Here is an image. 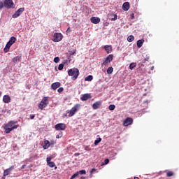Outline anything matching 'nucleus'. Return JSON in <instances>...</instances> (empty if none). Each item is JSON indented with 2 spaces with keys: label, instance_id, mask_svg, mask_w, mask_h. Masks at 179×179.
Wrapping results in <instances>:
<instances>
[{
  "label": "nucleus",
  "instance_id": "obj_3",
  "mask_svg": "<svg viewBox=\"0 0 179 179\" xmlns=\"http://www.w3.org/2000/svg\"><path fill=\"white\" fill-rule=\"evenodd\" d=\"M80 109V104H76L71 110H66V114H69L68 117H73L74 114H76V113H78V111H79Z\"/></svg>",
  "mask_w": 179,
  "mask_h": 179
},
{
  "label": "nucleus",
  "instance_id": "obj_52",
  "mask_svg": "<svg viewBox=\"0 0 179 179\" xmlns=\"http://www.w3.org/2000/svg\"><path fill=\"white\" fill-rule=\"evenodd\" d=\"M64 117H66V115H64Z\"/></svg>",
  "mask_w": 179,
  "mask_h": 179
},
{
  "label": "nucleus",
  "instance_id": "obj_8",
  "mask_svg": "<svg viewBox=\"0 0 179 179\" xmlns=\"http://www.w3.org/2000/svg\"><path fill=\"white\" fill-rule=\"evenodd\" d=\"M24 12V8H19L13 15V19H16V17H19L20 15H22Z\"/></svg>",
  "mask_w": 179,
  "mask_h": 179
},
{
  "label": "nucleus",
  "instance_id": "obj_29",
  "mask_svg": "<svg viewBox=\"0 0 179 179\" xmlns=\"http://www.w3.org/2000/svg\"><path fill=\"white\" fill-rule=\"evenodd\" d=\"M108 108L110 111H114L115 110V105L111 104L108 106Z\"/></svg>",
  "mask_w": 179,
  "mask_h": 179
},
{
  "label": "nucleus",
  "instance_id": "obj_43",
  "mask_svg": "<svg viewBox=\"0 0 179 179\" xmlns=\"http://www.w3.org/2000/svg\"><path fill=\"white\" fill-rule=\"evenodd\" d=\"M29 117H30L31 120H34L35 115H30Z\"/></svg>",
  "mask_w": 179,
  "mask_h": 179
},
{
  "label": "nucleus",
  "instance_id": "obj_25",
  "mask_svg": "<svg viewBox=\"0 0 179 179\" xmlns=\"http://www.w3.org/2000/svg\"><path fill=\"white\" fill-rule=\"evenodd\" d=\"M85 82H92L93 80V76L90 75L85 78Z\"/></svg>",
  "mask_w": 179,
  "mask_h": 179
},
{
  "label": "nucleus",
  "instance_id": "obj_1",
  "mask_svg": "<svg viewBox=\"0 0 179 179\" xmlns=\"http://www.w3.org/2000/svg\"><path fill=\"white\" fill-rule=\"evenodd\" d=\"M17 124V121L10 120L7 124H4L5 134H10L12 131L17 129L19 124Z\"/></svg>",
  "mask_w": 179,
  "mask_h": 179
},
{
  "label": "nucleus",
  "instance_id": "obj_40",
  "mask_svg": "<svg viewBox=\"0 0 179 179\" xmlns=\"http://www.w3.org/2000/svg\"><path fill=\"white\" fill-rule=\"evenodd\" d=\"M149 59H150V57H147L145 59H144L143 60V64H145V62H146V61H149Z\"/></svg>",
  "mask_w": 179,
  "mask_h": 179
},
{
  "label": "nucleus",
  "instance_id": "obj_32",
  "mask_svg": "<svg viewBox=\"0 0 179 179\" xmlns=\"http://www.w3.org/2000/svg\"><path fill=\"white\" fill-rule=\"evenodd\" d=\"M78 176H79V172H77L76 173H74L70 179H74V178H76V177H78Z\"/></svg>",
  "mask_w": 179,
  "mask_h": 179
},
{
  "label": "nucleus",
  "instance_id": "obj_47",
  "mask_svg": "<svg viewBox=\"0 0 179 179\" xmlns=\"http://www.w3.org/2000/svg\"><path fill=\"white\" fill-rule=\"evenodd\" d=\"M25 168H26V165H22V166H21L22 170H23V169H25Z\"/></svg>",
  "mask_w": 179,
  "mask_h": 179
},
{
  "label": "nucleus",
  "instance_id": "obj_53",
  "mask_svg": "<svg viewBox=\"0 0 179 179\" xmlns=\"http://www.w3.org/2000/svg\"><path fill=\"white\" fill-rule=\"evenodd\" d=\"M64 117H66V115H64Z\"/></svg>",
  "mask_w": 179,
  "mask_h": 179
},
{
  "label": "nucleus",
  "instance_id": "obj_17",
  "mask_svg": "<svg viewBox=\"0 0 179 179\" xmlns=\"http://www.w3.org/2000/svg\"><path fill=\"white\" fill-rule=\"evenodd\" d=\"M90 21L92 23H94V24H97L98 23H100V18L97 17H92L90 18Z\"/></svg>",
  "mask_w": 179,
  "mask_h": 179
},
{
  "label": "nucleus",
  "instance_id": "obj_10",
  "mask_svg": "<svg viewBox=\"0 0 179 179\" xmlns=\"http://www.w3.org/2000/svg\"><path fill=\"white\" fill-rule=\"evenodd\" d=\"M134 119H132L131 117H127L124 120L123 124L124 127H128V125H132Z\"/></svg>",
  "mask_w": 179,
  "mask_h": 179
},
{
  "label": "nucleus",
  "instance_id": "obj_38",
  "mask_svg": "<svg viewBox=\"0 0 179 179\" xmlns=\"http://www.w3.org/2000/svg\"><path fill=\"white\" fill-rule=\"evenodd\" d=\"M58 93H62V92H64V87H59L57 90Z\"/></svg>",
  "mask_w": 179,
  "mask_h": 179
},
{
  "label": "nucleus",
  "instance_id": "obj_37",
  "mask_svg": "<svg viewBox=\"0 0 179 179\" xmlns=\"http://www.w3.org/2000/svg\"><path fill=\"white\" fill-rule=\"evenodd\" d=\"M3 6H5L4 3L0 1V10H1L3 8Z\"/></svg>",
  "mask_w": 179,
  "mask_h": 179
},
{
  "label": "nucleus",
  "instance_id": "obj_7",
  "mask_svg": "<svg viewBox=\"0 0 179 179\" xmlns=\"http://www.w3.org/2000/svg\"><path fill=\"white\" fill-rule=\"evenodd\" d=\"M62 37H63L62 34L55 33L53 36L52 41H54V43H59V41H61V40H62Z\"/></svg>",
  "mask_w": 179,
  "mask_h": 179
},
{
  "label": "nucleus",
  "instance_id": "obj_35",
  "mask_svg": "<svg viewBox=\"0 0 179 179\" xmlns=\"http://www.w3.org/2000/svg\"><path fill=\"white\" fill-rule=\"evenodd\" d=\"M57 139H59V138H62V132L60 131L57 136H56Z\"/></svg>",
  "mask_w": 179,
  "mask_h": 179
},
{
  "label": "nucleus",
  "instance_id": "obj_20",
  "mask_svg": "<svg viewBox=\"0 0 179 179\" xmlns=\"http://www.w3.org/2000/svg\"><path fill=\"white\" fill-rule=\"evenodd\" d=\"M10 47H12V45L8 42L3 49L4 52H9V50H10Z\"/></svg>",
  "mask_w": 179,
  "mask_h": 179
},
{
  "label": "nucleus",
  "instance_id": "obj_26",
  "mask_svg": "<svg viewBox=\"0 0 179 179\" xmlns=\"http://www.w3.org/2000/svg\"><path fill=\"white\" fill-rule=\"evenodd\" d=\"M106 72H107L108 75H111V73H113V72H114V68H113L112 66L108 67Z\"/></svg>",
  "mask_w": 179,
  "mask_h": 179
},
{
  "label": "nucleus",
  "instance_id": "obj_11",
  "mask_svg": "<svg viewBox=\"0 0 179 179\" xmlns=\"http://www.w3.org/2000/svg\"><path fill=\"white\" fill-rule=\"evenodd\" d=\"M15 169V166H11L10 168L4 170L3 171V177H6V176H9L12 170Z\"/></svg>",
  "mask_w": 179,
  "mask_h": 179
},
{
  "label": "nucleus",
  "instance_id": "obj_6",
  "mask_svg": "<svg viewBox=\"0 0 179 179\" xmlns=\"http://www.w3.org/2000/svg\"><path fill=\"white\" fill-rule=\"evenodd\" d=\"M114 59V55H109L106 59H104L103 62L101 64V66H107L111 61Z\"/></svg>",
  "mask_w": 179,
  "mask_h": 179
},
{
  "label": "nucleus",
  "instance_id": "obj_54",
  "mask_svg": "<svg viewBox=\"0 0 179 179\" xmlns=\"http://www.w3.org/2000/svg\"><path fill=\"white\" fill-rule=\"evenodd\" d=\"M55 170H56V169H57V166H55Z\"/></svg>",
  "mask_w": 179,
  "mask_h": 179
},
{
  "label": "nucleus",
  "instance_id": "obj_28",
  "mask_svg": "<svg viewBox=\"0 0 179 179\" xmlns=\"http://www.w3.org/2000/svg\"><path fill=\"white\" fill-rule=\"evenodd\" d=\"M129 69H131V71H132V69H134V68H136V63H135V62L131 63L129 64Z\"/></svg>",
  "mask_w": 179,
  "mask_h": 179
},
{
  "label": "nucleus",
  "instance_id": "obj_34",
  "mask_svg": "<svg viewBox=\"0 0 179 179\" xmlns=\"http://www.w3.org/2000/svg\"><path fill=\"white\" fill-rule=\"evenodd\" d=\"M54 62H55V64H58V62H59V57H55Z\"/></svg>",
  "mask_w": 179,
  "mask_h": 179
},
{
  "label": "nucleus",
  "instance_id": "obj_41",
  "mask_svg": "<svg viewBox=\"0 0 179 179\" xmlns=\"http://www.w3.org/2000/svg\"><path fill=\"white\" fill-rule=\"evenodd\" d=\"M80 174H86V171L85 170H81L78 172Z\"/></svg>",
  "mask_w": 179,
  "mask_h": 179
},
{
  "label": "nucleus",
  "instance_id": "obj_30",
  "mask_svg": "<svg viewBox=\"0 0 179 179\" xmlns=\"http://www.w3.org/2000/svg\"><path fill=\"white\" fill-rule=\"evenodd\" d=\"M99 142H101V138H97L96 140L94 141L95 146H97L99 145Z\"/></svg>",
  "mask_w": 179,
  "mask_h": 179
},
{
  "label": "nucleus",
  "instance_id": "obj_42",
  "mask_svg": "<svg viewBox=\"0 0 179 179\" xmlns=\"http://www.w3.org/2000/svg\"><path fill=\"white\" fill-rule=\"evenodd\" d=\"M113 16L114 17L111 18V20H117V15H114Z\"/></svg>",
  "mask_w": 179,
  "mask_h": 179
},
{
  "label": "nucleus",
  "instance_id": "obj_19",
  "mask_svg": "<svg viewBox=\"0 0 179 179\" xmlns=\"http://www.w3.org/2000/svg\"><path fill=\"white\" fill-rule=\"evenodd\" d=\"M3 101L6 103H10V96L9 95H4L3 97Z\"/></svg>",
  "mask_w": 179,
  "mask_h": 179
},
{
  "label": "nucleus",
  "instance_id": "obj_44",
  "mask_svg": "<svg viewBox=\"0 0 179 179\" xmlns=\"http://www.w3.org/2000/svg\"><path fill=\"white\" fill-rule=\"evenodd\" d=\"M74 156H76V157L80 156V153H79V152L75 153Z\"/></svg>",
  "mask_w": 179,
  "mask_h": 179
},
{
  "label": "nucleus",
  "instance_id": "obj_22",
  "mask_svg": "<svg viewBox=\"0 0 179 179\" xmlns=\"http://www.w3.org/2000/svg\"><path fill=\"white\" fill-rule=\"evenodd\" d=\"M143 43H145V40H143V39L137 41L136 44H137L138 48H141V47H142V45H143Z\"/></svg>",
  "mask_w": 179,
  "mask_h": 179
},
{
  "label": "nucleus",
  "instance_id": "obj_51",
  "mask_svg": "<svg viewBox=\"0 0 179 179\" xmlns=\"http://www.w3.org/2000/svg\"><path fill=\"white\" fill-rule=\"evenodd\" d=\"M85 150H87V148H85Z\"/></svg>",
  "mask_w": 179,
  "mask_h": 179
},
{
  "label": "nucleus",
  "instance_id": "obj_36",
  "mask_svg": "<svg viewBox=\"0 0 179 179\" xmlns=\"http://www.w3.org/2000/svg\"><path fill=\"white\" fill-rule=\"evenodd\" d=\"M55 143H57V141H54V140H52V141H50V146H54V145H55Z\"/></svg>",
  "mask_w": 179,
  "mask_h": 179
},
{
  "label": "nucleus",
  "instance_id": "obj_21",
  "mask_svg": "<svg viewBox=\"0 0 179 179\" xmlns=\"http://www.w3.org/2000/svg\"><path fill=\"white\" fill-rule=\"evenodd\" d=\"M50 146H51V144H50V141L44 140V145L43 146V149H48Z\"/></svg>",
  "mask_w": 179,
  "mask_h": 179
},
{
  "label": "nucleus",
  "instance_id": "obj_12",
  "mask_svg": "<svg viewBox=\"0 0 179 179\" xmlns=\"http://www.w3.org/2000/svg\"><path fill=\"white\" fill-rule=\"evenodd\" d=\"M89 99H92V94H84L80 97V100L82 101H86L87 100H89Z\"/></svg>",
  "mask_w": 179,
  "mask_h": 179
},
{
  "label": "nucleus",
  "instance_id": "obj_39",
  "mask_svg": "<svg viewBox=\"0 0 179 179\" xmlns=\"http://www.w3.org/2000/svg\"><path fill=\"white\" fill-rule=\"evenodd\" d=\"M110 163V159H106L103 162V164H108Z\"/></svg>",
  "mask_w": 179,
  "mask_h": 179
},
{
  "label": "nucleus",
  "instance_id": "obj_50",
  "mask_svg": "<svg viewBox=\"0 0 179 179\" xmlns=\"http://www.w3.org/2000/svg\"><path fill=\"white\" fill-rule=\"evenodd\" d=\"M2 96V92L0 91V97Z\"/></svg>",
  "mask_w": 179,
  "mask_h": 179
},
{
  "label": "nucleus",
  "instance_id": "obj_23",
  "mask_svg": "<svg viewBox=\"0 0 179 179\" xmlns=\"http://www.w3.org/2000/svg\"><path fill=\"white\" fill-rule=\"evenodd\" d=\"M21 59L22 57L16 56L13 59V62H15V64H16V62H20Z\"/></svg>",
  "mask_w": 179,
  "mask_h": 179
},
{
  "label": "nucleus",
  "instance_id": "obj_45",
  "mask_svg": "<svg viewBox=\"0 0 179 179\" xmlns=\"http://www.w3.org/2000/svg\"><path fill=\"white\" fill-rule=\"evenodd\" d=\"M131 19H135V15L134 13H132L131 15Z\"/></svg>",
  "mask_w": 179,
  "mask_h": 179
},
{
  "label": "nucleus",
  "instance_id": "obj_15",
  "mask_svg": "<svg viewBox=\"0 0 179 179\" xmlns=\"http://www.w3.org/2000/svg\"><path fill=\"white\" fill-rule=\"evenodd\" d=\"M104 50H106L107 54H111L113 52V46L111 45H106L104 46Z\"/></svg>",
  "mask_w": 179,
  "mask_h": 179
},
{
  "label": "nucleus",
  "instance_id": "obj_2",
  "mask_svg": "<svg viewBox=\"0 0 179 179\" xmlns=\"http://www.w3.org/2000/svg\"><path fill=\"white\" fill-rule=\"evenodd\" d=\"M69 76H71L72 80H76L79 76V69L78 68H73L68 70Z\"/></svg>",
  "mask_w": 179,
  "mask_h": 179
},
{
  "label": "nucleus",
  "instance_id": "obj_48",
  "mask_svg": "<svg viewBox=\"0 0 179 179\" xmlns=\"http://www.w3.org/2000/svg\"><path fill=\"white\" fill-rule=\"evenodd\" d=\"M94 171H96V169H92L91 170V173H93V172H94Z\"/></svg>",
  "mask_w": 179,
  "mask_h": 179
},
{
  "label": "nucleus",
  "instance_id": "obj_49",
  "mask_svg": "<svg viewBox=\"0 0 179 179\" xmlns=\"http://www.w3.org/2000/svg\"><path fill=\"white\" fill-rule=\"evenodd\" d=\"M155 70V66H152V67H151V71H154Z\"/></svg>",
  "mask_w": 179,
  "mask_h": 179
},
{
  "label": "nucleus",
  "instance_id": "obj_24",
  "mask_svg": "<svg viewBox=\"0 0 179 179\" xmlns=\"http://www.w3.org/2000/svg\"><path fill=\"white\" fill-rule=\"evenodd\" d=\"M8 43L11 45H13V44H15V43H16V38H15V36H12Z\"/></svg>",
  "mask_w": 179,
  "mask_h": 179
},
{
  "label": "nucleus",
  "instance_id": "obj_14",
  "mask_svg": "<svg viewBox=\"0 0 179 179\" xmlns=\"http://www.w3.org/2000/svg\"><path fill=\"white\" fill-rule=\"evenodd\" d=\"M101 107V101H98L92 104V108L93 110H97L98 108H100Z\"/></svg>",
  "mask_w": 179,
  "mask_h": 179
},
{
  "label": "nucleus",
  "instance_id": "obj_4",
  "mask_svg": "<svg viewBox=\"0 0 179 179\" xmlns=\"http://www.w3.org/2000/svg\"><path fill=\"white\" fill-rule=\"evenodd\" d=\"M50 103L49 97L48 96H44L41 102L39 103L38 107L40 110H44L47 106H48Z\"/></svg>",
  "mask_w": 179,
  "mask_h": 179
},
{
  "label": "nucleus",
  "instance_id": "obj_5",
  "mask_svg": "<svg viewBox=\"0 0 179 179\" xmlns=\"http://www.w3.org/2000/svg\"><path fill=\"white\" fill-rule=\"evenodd\" d=\"M4 8L7 9H14L15 3L13 0H4Z\"/></svg>",
  "mask_w": 179,
  "mask_h": 179
},
{
  "label": "nucleus",
  "instance_id": "obj_27",
  "mask_svg": "<svg viewBox=\"0 0 179 179\" xmlns=\"http://www.w3.org/2000/svg\"><path fill=\"white\" fill-rule=\"evenodd\" d=\"M134 40H135V37H134L132 35L129 36L127 38V41H129V43H132Z\"/></svg>",
  "mask_w": 179,
  "mask_h": 179
},
{
  "label": "nucleus",
  "instance_id": "obj_16",
  "mask_svg": "<svg viewBox=\"0 0 179 179\" xmlns=\"http://www.w3.org/2000/svg\"><path fill=\"white\" fill-rule=\"evenodd\" d=\"M60 86H61V83L59 82H56L51 85V87L52 90H57L58 87H59Z\"/></svg>",
  "mask_w": 179,
  "mask_h": 179
},
{
  "label": "nucleus",
  "instance_id": "obj_46",
  "mask_svg": "<svg viewBox=\"0 0 179 179\" xmlns=\"http://www.w3.org/2000/svg\"><path fill=\"white\" fill-rule=\"evenodd\" d=\"M69 31H71V27H69V28L67 29V30H66V32H67V33H69Z\"/></svg>",
  "mask_w": 179,
  "mask_h": 179
},
{
  "label": "nucleus",
  "instance_id": "obj_9",
  "mask_svg": "<svg viewBox=\"0 0 179 179\" xmlns=\"http://www.w3.org/2000/svg\"><path fill=\"white\" fill-rule=\"evenodd\" d=\"M56 131H65L66 126L64 123H59L55 126Z\"/></svg>",
  "mask_w": 179,
  "mask_h": 179
},
{
  "label": "nucleus",
  "instance_id": "obj_31",
  "mask_svg": "<svg viewBox=\"0 0 179 179\" xmlns=\"http://www.w3.org/2000/svg\"><path fill=\"white\" fill-rule=\"evenodd\" d=\"M174 176V172L173 171H168L166 173V177H173Z\"/></svg>",
  "mask_w": 179,
  "mask_h": 179
},
{
  "label": "nucleus",
  "instance_id": "obj_33",
  "mask_svg": "<svg viewBox=\"0 0 179 179\" xmlns=\"http://www.w3.org/2000/svg\"><path fill=\"white\" fill-rule=\"evenodd\" d=\"M59 71H62L64 69V64H60L58 66Z\"/></svg>",
  "mask_w": 179,
  "mask_h": 179
},
{
  "label": "nucleus",
  "instance_id": "obj_13",
  "mask_svg": "<svg viewBox=\"0 0 179 179\" xmlns=\"http://www.w3.org/2000/svg\"><path fill=\"white\" fill-rule=\"evenodd\" d=\"M52 159V157H47L46 159V162L48 163V166H49V167H55V163L54 162H51V160Z\"/></svg>",
  "mask_w": 179,
  "mask_h": 179
},
{
  "label": "nucleus",
  "instance_id": "obj_18",
  "mask_svg": "<svg viewBox=\"0 0 179 179\" xmlns=\"http://www.w3.org/2000/svg\"><path fill=\"white\" fill-rule=\"evenodd\" d=\"M122 9L123 10H124V12L129 10V3L124 2L122 5Z\"/></svg>",
  "mask_w": 179,
  "mask_h": 179
}]
</instances>
